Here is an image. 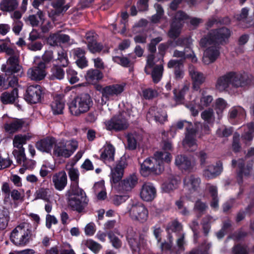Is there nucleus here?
Instances as JSON below:
<instances>
[{
	"label": "nucleus",
	"instance_id": "nucleus-1",
	"mask_svg": "<svg viewBox=\"0 0 254 254\" xmlns=\"http://www.w3.org/2000/svg\"><path fill=\"white\" fill-rule=\"evenodd\" d=\"M171 158V154L166 151L156 152L153 157L147 158L141 165V175L147 177L151 174L161 173L164 169V162H170Z\"/></svg>",
	"mask_w": 254,
	"mask_h": 254
},
{
	"label": "nucleus",
	"instance_id": "nucleus-2",
	"mask_svg": "<svg viewBox=\"0 0 254 254\" xmlns=\"http://www.w3.org/2000/svg\"><path fill=\"white\" fill-rule=\"evenodd\" d=\"M30 224L26 222L17 225L11 232L10 240L16 246H25L35 237Z\"/></svg>",
	"mask_w": 254,
	"mask_h": 254
},
{
	"label": "nucleus",
	"instance_id": "nucleus-3",
	"mask_svg": "<svg viewBox=\"0 0 254 254\" xmlns=\"http://www.w3.org/2000/svg\"><path fill=\"white\" fill-rule=\"evenodd\" d=\"M93 105L92 100L88 94H84L74 98L69 104L70 113L79 116L88 112Z\"/></svg>",
	"mask_w": 254,
	"mask_h": 254
},
{
	"label": "nucleus",
	"instance_id": "nucleus-4",
	"mask_svg": "<svg viewBox=\"0 0 254 254\" xmlns=\"http://www.w3.org/2000/svg\"><path fill=\"white\" fill-rule=\"evenodd\" d=\"M78 146V142L75 140H61L55 142L53 155L58 158H68L73 154Z\"/></svg>",
	"mask_w": 254,
	"mask_h": 254
},
{
	"label": "nucleus",
	"instance_id": "nucleus-5",
	"mask_svg": "<svg viewBox=\"0 0 254 254\" xmlns=\"http://www.w3.org/2000/svg\"><path fill=\"white\" fill-rule=\"evenodd\" d=\"M68 198L69 205L73 209L80 212L86 204V195L84 191L79 187L70 189Z\"/></svg>",
	"mask_w": 254,
	"mask_h": 254
},
{
	"label": "nucleus",
	"instance_id": "nucleus-6",
	"mask_svg": "<svg viewBox=\"0 0 254 254\" xmlns=\"http://www.w3.org/2000/svg\"><path fill=\"white\" fill-rule=\"evenodd\" d=\"M130 116L129 111H123L117 116L105 122L107 129L121 131L127 129L128 127L127 120Z\"/></svg>",
	"mask_w": 254,
	"mask_h": 254
},
{
	"label": "nucleus",
	"instance_id": "nucleus-7",
	"mask_svg": "<svg viewBox=\"0 0 254 254\" xmlns=\"http://www.w3.org/2000/svg\"><path fill=\"white\" fill-rule=\"evenodd\" d=\"M127 213L130 219L141 223L145 222L148 218V212L144 204L140 202L129 203Z\"/></svg>",
	"mask_w": 254,
	"mask_h": 254
},
{
	"label": "nucleus",
	"instance_id": "nucleus-8",
	"mask_svg": "<svg viewBox=\"0 0 254 254\" xmlns=\"http://www.w3.org/2000/svg\"><path fill=\"white\" fill-rule=\"evenodd\" d=\"M7 55L10 57L7 59L6 64H3L1 69L6 75L17 73L21 69V66L19 64V52L16 50H8Z\"/></svg>",
	"mask_w": 254,
	"mask_h": 254
},
{
	"label": "nucleus",
	"instance_id": "nucleus-9",
	"mask_svg": "<svg viewBox=\"0 0 254 254\" xmlns=\"http://www.w3.org/2000/svg\"><path fill=\"white\" fill-rule=\"evenodd\" d=\"M200 45L203 47H207L204 52L203 62L205 64H209L218 58L219 52L215 46V42L205 37L201 39Z\"/></svg>",
	"mask_w": 254,
	"mask_h": 254
},
{
	"label": "nucleus",
	"instance_id": "nucleus-10",
	"mask_svg": "<svg viewBox=\"0 0 254 254\" xmlns=\"http://www.w3.org/2000/svg\"><path fill=\"white\" fill-rule=\"evenodd\" d=\"M154 56L150 55L148 56L147 60V64L145 67V71L146 73H149V69L152 68V77L154 82H158L161 79L163 70V66L161 64L159 65L154 66Z\"/></svg>",
	"mask_w": 254,
	"mask_h": 254
},
{
	"label": "nucleus",
	"instance_id": "nucleus-11",
	"mask_svg": "<svg viewBox=\"0 0 254 254\" xmlns=\"http://www.w3.org/2000/svg\"><path fill=\"white\" fill-rule=\"evenodd\" d=\"M29 124L28 121L26 119H13L4 124L5 131L13 134L24 127H26Z\"/></svg>",
	"mask_w": 254,
	"mask_h": 254
},
{
	"label": "nucleus",
	"instance_id": "nucleus-12",
	"mask_svg": "<svg viewBox=\"0 0 254 254\" xmlns=\"http://www.w3.org/2000/svg\"><path fill=\"white\" fill-rule=\"evenodd\" d=\"M188 70L192 81V88L195 90H198L200 85L205 82L206 76L191 64L189 65Z\"/></svg>",
	"mask_w": 254,
	"mask_h": 254
},
{
	"label": "nucleus",
	"instance_id": "nucleus-13",
	"mask_svg": "<svg viewBox=\"0 0 254 254\" xmlns=\"http://www.w3.org/2000/svg\"><path fill=\"white\" fill-rule=\"evenodd\" d=\"M124 84H113L105 87L103 93V97L101 99L102 104H106V102L104 101V99L106 100H112L114 97L117 96L121 94L124 90Z\"/></svg>",
	"mask_w": 254,
	"mask_h": 254
},
{
	"label": "nucleus",
	"instance_id": "nucleus-14",
	"mask_svg": "<svg viewBox=\"0 0 254 254\" xmlns=\"http://www.w3.org/2000/svg\"><path fill=\"white\" fill-rule=\"evenodd\" d=\"M42 94V88L40 85H30L27 89L25 99L29 103L35 104L40 101Z\"/></svg>",
	"mask_w": 254,
	"mask_h": 254
},
{
	"label": "nucleus",
	"instance_id": "nucleus-15",
	"mask_svg": "<svg viewBox=\"0 0 254 254\" xmlns=\"http://www.w3.org/2000/svg\"><path fill=\"white\" fill-rule=\"evenodd\" d=\"M45 64L40 62L37 66L29 68L27 71V75L32 80H40L46 75Z\"/></svg>",
	"mask_w": 254,
	"mask_h": 254
},
{
	"label": "nucleus",
	"instance_id": "nucleus-16",
	"mask_svg": "<svg viewBox=\"0 0 254 254\" xmlns=\"http://www.w3.org/2000/svg\"><path fill=\"white\" fill-rule=\"evenodd\" d=\"M156 195V190L151 183H147L143 185L140 192L141 198L146 201H151Z\"/></svg>",
	"mask_w": 254,
	"mask_h": 254
},
{
	"label": "nucleus",
	"instance_id": "nucleus-17",
	"mask_svg": "<svg viewBox=\"0 0 254 254\" xmlns=\"http://www.w3.org/2000/svg\"><path fill=\"white\" fill-rule=\"evenodd\" d=\"M52 182L56 190L62 191L67 185V178L65 171H61L54 174L52 177Z\"/></svg>",
	"mask_w": 254,
	"mask_h": 254
},
{
	"label": "nucleus",
	"instance_id": "nucleus-18",
	"mask_svg": "<svg viewBox=\"0 0 254 254\" xmlns=\"http://www.w3.org/2000/svg\"><path fill=\"white\" fill-rule=\"evenodd\" d=\"M200 179L194 175L187 176L184 179V188L191 192L197 191L200 188Z\"/></svg>",
	"mask_w": 254,
	"mask_h": 254
},
{
	"label": "nucleus",
	"instance_id": "nucleus-19",
	"mask_svg": "<svg viewBox=\"0 0 254 254\" xmlns=\"http://www.w3.org/2000/svg\"><path fill=\"white\" fill-rule=\"evenodd\" d=\"M115 148L110 143L104 145L100 155V159L106 164H108L114 160Z\"/></svg>",
	"mask_w": 254,
	"mask_h": 254
},
{
	"label": "nucleus",
	"instance_id": "nucleus-20",
	"mask_svg": "<svg viewBox=\"0 0 254 254\" xmlns=\"http://www.w3.org/2000/svg\"><path fill=\"white\" fill-rule=\"evenodd\" d=\"M231 35L230 30L225 27H223L218 30L211 32L207 38L214 42H222L225 39L228 38Z\"/></svg>",
	"mask_w": 254,
	"mask_h": 254
},
{
	"label": "nucleus",
	"instance_id": "nucleus-21",
	"mask_svg": "<svg viewBox=\"0 0 254 254\" xmlns=\"http://www.w3.org/2000/svg\"><path fill=\"white\" fill-rule=\"evenodd\" d=\"M126 166L124 162L120 161L114 169H111L110 181L112 184H116L121 180Z\"/></svg>",
	"mask_w": 254,
	"mask_h": 254
},
{
	"label": "nucleus",
	"instance_id": "nucleus-22",
	"mask_svg": "<svg viewBox=\"0 0 254 254\" xmlns=\"http://www.w3.org/2000/svg\"><path fill=\"white\" fill-rule=\"evenodd\" d=\"M230 84L234 87H244L249 83L247 76L245 75L237 74L236 73H229Z\"/></svg>",
	"mask_w": 254,
	"mask_h": 254
},
{
	"label": "nucleus",
	"instance_id": "nucleus-23",
	"mask_svg": "<svg viewBox=\"0 0 254 254\" xmlns=\"http://www.w3.org/2000/svg\"><path fill=\"white\" fill-rule=\"evenodd\" d=\"M195 133V131L194 130L187 129L185 138L183 141L184 147L191 151L195 150L197 148V144L194 137Z\"/></svg>",
	"mask_w": 254,
	"mask_h": 254
},
{
	"label": "nucleus",
	"instance_id": "nucleus-24",
	"mask_svg": "<svg viewBox=\"0 0 254 254\" xmlns=\"http://www.w3.org/2000/svg\"><path fill=\"white\" fill-rule=\"evenodd\" d=\"M232 165L233 167L238 170V174L240 177L248 176L252 170L250 164L245 167L244 160L241 159L238 160H233Z\"/></svg>",
	"mask_w": 254,
	"mask_h": 254
},
{
	"label": "nucleus",
	"instance_id": "nucleus-25",
	"mask_svg": "<svg viewBox=\"0 0 254 254\" xmlns=\"http://www.w3.org/2000/svg\"><path fill=\"white\" fill-rule=\"evenodd\" d=\"M55 139L52 137H47L36 143V146L38 150L49 153L51 151L55 144Z\"/></svg>",
	"mask_w": 254,
	"mask_h": 254
},
{
	"label": "nucleus",
	"instance_id": "nucleus-26",
	"mask_svg": "<svg viewBox=\"0 0 254 254\" xmlns=\"http://www.w3.org/2000/svg\"><path fill=\"white\" fill-rule=\"evenodd\" d=\"M137 182L136 176L130 175L120 183L119 190L122 191H130L136 185Z\"/></svg>",
	"mask_w": 254,
	"mask_h": 254
},
{
	"label": "nucleus",
	"instance_id": "nucleus-27",
	"mask_svg": "<svg viewBox=\"0 0 254 254\" xmlns=\"http://www.w3.org/2000/svg\"><path fill=\"white\" fill-rule=\"evenodd\" d=\"M85 77L88 83L95 84L103 78V74L97 69H90L87 71Z\"/></svg>",
	"mask_w": 254,
	"mask_h": 254
},
{
	"label": "nucleus",
	"instance_id": "nucleus-28",
	"mask_svg": "<svg viewBox=\"0 0 254 254\" xmlns=\"http://www.w3.org/2000/svg\"><path fill=\"white\" fill-rule=\"evenodd\" d=\"M127 239L133 251H137L139 249L140 242H138V236L132 228L127 230Z\"/></svg>",
	"mask_w": 254,
	"mask_h": 254
},
{
	"label": "nucleus",
	"instance_id": "nucleus-29",
	"mask_svg": "<svg viewBox=\"0 0 254 254\" xmlns=\"http://www.w3.org/2000/svg\"><path fill=\"white\" fill-rule=\"evenodd\" d=\"M51 109L54 114H61L64 108V100L62 96H56L52 103Z\"/></svg>",
	"mask_w": 254,
	"mask_h": 254
},
{
	"label": "nucleus",
	"instance_id": "nucleus-30",
	"mask_svg": "<svg viewBox=\"0 0 254 254\" xmlns=\"http://www.w3.org/2000/svg\"><path fill=\"white\" fill-rule=\"evenodd\" d=\"M222 168L221 165H209L207 168L204 170L203 176L206 179H211L214 178L219 175L222 172Z\"/></svg>",
	"mask_w": 254,
	"mask_h": 254
},
{
	"label": "nucleus",
	"instance_id": "nucleus-31",
	"mask_svg": "<svg viewBox=\"0 0 254 254\" xmlns=\"http://www.w3.org/2000/svg\"><path fill=\"white\" fill-rule=\"evenodd\" d=\"M149 116H153L156 122H159L161 123L164 122L167 120V117L165 111L162 109H156L154 107L149 110L147 115V118H149Z\"/></svg>",
	"mask_w": 254,
	"mask_h": 254
},
{
	"label": "nucleus",
	"instance_id": "nucleus-32",
	"mask_svg": "<svg viewBox=\"0 0 254 254\" xmlns=\"http://www.w3.org/2000/svg\"><path fill=\"white\" fill-rule=\"evenodd\" d=\"M228 107L227 102L223 98H219L215 101L214 108L217 115L218 120H220L224 111Z\"/></svg>",
	"mask_w": 254,
	"mask_h": 254
},
{
	"label": "nucleus",
	"instance_id": "nucleus-33",
	"mask_svg": "<svg viewBox=\"0 0 254 254\" xmlns=\"http://www.w3.org/2000/svg\"><path fill=\"white\" fill-rule=\"evenodd\" d=\"M173 57L180 58L183 59H185L186 58L190 59L191 62L194 63H195L197 61V59L194 55L193 52L189 47L186 48L185 51L175 50L173 53Z\"/></svg>",
	"mask_w": 254,
	"mask_h": 254
},
{
	"label": "nucleus",
	"instance_id": "nucleus-34",
	"mask_svg": "<svg viewBox=\"0 0 254 254\" xmlns=\"http://www.w3.org/2000/svg\"><path fill=\"white\" fill-rule=\"evenodd\" d=\"M66 170L70 180L72 182L70 189L78 187L79 172L78 169L72 166H71L70 168H67V166H66Z\"/></svg>",
	"mask_w": 254,
	"mask_h": 254
},
{
	"label": "nucleus",
	"instance_id": "nucleus-35",
	"mask_svg": "<svg viewBox=\"0 0 254 254\" xmlns=\"http://www.w3.org/2000/svg\"><path fill=\"white\" fill-rule=\"evenodd\" d=\"M18 98V90L14 89L10 92H5L0 96L1 101L4 104L12 103Z\"/></svg>",
	"mask_w": 254,
	"mask_h": 254
},
{
	"label": "nucleus",
	"instance_id": "nucleus-36",
	"mask_svg": "<svg viewBox=\"0 0 254 254\" xmlns=\"http://www.w3.org/2000/svg\"><path fill=\"white\" fill-rule=\"evenodd\" d=\"M182 18L181 17L175 18L171 24V28L169 32V35L171 38L177 37L180 34L182 27Z\"/></svg>",
	"mask_w": 254,
	"mask_h": 254
},
{
	"label": "nucleus",
	"instance_id": "nucleus-37",
	"mask_svg": "<svg viewBox=\"0 0 254 254\" xmlns=\"http://www.w3.org/2000/svg\"><path fill=\"white\" fill-rule=\"evenodd\" d=\"M35 199H41L46 201H49L52 195V192L48 188H42L38 190L35 192Z\"/></svg>",
	"mask_w": 254,
	"mask_h": 254
},
{
	"label": "nucleus",
	"instance_id": "nucleus-38",
	"mask_svg": "<svg viewBox=\"0 0 254 254\" xmlns=\"http://www.w3.org/2000/svg\"><path fill=\"white\" fill-rule=\"evenodd\" d=\"M18 5L17 0H3L0 3V8L4 11H10Z\"/></svg>",
	"mask_w": 254,
	"mask_h": 254
},
{
	"label": "nucleus",
	"instance_id": "nucleus-39",
	"mask_svg": "<svg viewBox=\"0 0 254 254\" xmlns=\"http://www.w3.org/2000/svg\"><path fill=\"white\" fill-rule=\"evenodd\" d=\"M229 77V73L219 77L216 85L217 89L220 91L226 89L230 84V78Z\"/></svg>",
	"mask_w": 254,
	"mask_h": 254
},
{
	"label": "nucleus",
	"instance_id": "nucleus-40",
	"mask_svg": "<svg viewBox=\"0 0 254 254\" xmlns=\"http://www.w3.org/2000/svg\"><path fill=\"white\" fill-rule=\"evenodd\" d=\"M175 163L181 169H188L191 165V163L187 157L183 155H178L175 159Z\"/></svg>",
	"mask_w": 254,
	"mask_h": 254
},
{
	"label": "nucleus",
	"instance_id": "nucleus-41",
	"mask_svg": "<svg viewBox=\"0 0 254 254\" xmlns=\"http://www.w3.org/2000/svg\"><path fill=\"white\" fill-rule=\"evenodd\" d=\"M82 244L87 247L95 254L98 253L102 248L100 244L92 239L84 240L82 241Z\"/></svg>",
	"mask_w": 254,
	"mask_h": 254
},
{
	"label": "nucleus",
	"instance_id": "nucleus-42",
	"mask_svg": "<svg viewBox=\"0 0 254 254\" xmlns=\"http://www.w3.org/2000/svg\"><path fill=\"white\" fill-rule=\"evenodd\" d=\"M254 132V124L251 123L248 124L245 127L244 133L242 136L243 139L245 143H247L248 141H251L253 137V132Z\"/></svg>",
	"mask_w": 254,
	"mask_h": 254
},
{
	"label": "nucleus",
	"instance_id": "nucleus-43",
	"mask_svg": "<svg viewBox=\"0 0 254 254\" xmlns=\"http://www.w3.org/2000/svg\"><path fill=\"white\" fill-rule=\"evenodd\" d=\"M9 220L8 212L5 209L0 208V230L6 228Z\"/></svg>",
	"mask_w": 254,
	"mask_h": 254
},
{
	"label": "nucleus",
	"instance_id": "nucleus-44",
	"mask_svg": "<svg viewBox=\"0 0 254 254\" xmlns=\"http://www.w3.org/2000/svg\"><path fill=\"white\" fill-rule=\"evenodd\" d=\"M30 139V137L27 135L18 134L14 137L13 139V144L14 147H23V144H25L26 141Z\"/></svg>",
	"mask_w": 254,
	"mask_h": 254
},
{
	"label": "nucleus",
	"instance_id": "nucleus-45",
	"mask_svg": "<svg viewBox=\"0 0 254 254\" xmlns=\"http://www.w3.org/2000/svg\"><path fill=\"white\" fill-rule=\"evenodd\" d=\"M190 88V84L188 83L184 85L183 88L180 91L179 94L177 95V90H174V99L178 103L181 102L184 99L185 95L189 91Z\"/></svg>",
	"mask_w": 254,
	"mask_h": 254
},
{
	"label": "nucleus",
	"instance_id": "nucleus-46",
	"mask_svg": "<svg viewBox=\"0 0 254 254\" xmlns=\"http://www.w3.org/2000/svg\"><path fill=\"white\" fill-rule=\"evenodd\" d=\"M58 55L57 61L59 65L64 67L67 66L69 62L66 53L62 50L58 52Z\"/></svg>",
	"mask_w": 254,
	"mask_h": 254
},
{
	"label": "nucleus",
	"instance_id": "nucleus-47",
	"mask_svg": "<svg viewBox=\"0 0 254 254\" xmlns=\"http://www.w3.org/2000/svg\"><path fill=\"white\" fill-rule=\"evenodd\" d=\"M201 118L207 123H213L215 120L214 113L212 109L209 108L201 114Z\"/></svg>",
	"mask_w": 254,
	"mask_h": 254
},
{
	"label": "nucleus",
	"instance_id": "nucleus-48",
	"mask_svg": "<svg viewBox=\"0 0 254 254\" xmlns=\"http://www.w3.org/2000/svg\"><path fill=\"white\" fill-rule=\"evenodd\" d=\"M55 166L48 161H45L42 165L40 170V175L42 177H45L48 175L50 170H54Z\"/></svg>",
	"mask_w": 254,
	"mask_h": 254
},
{
	"label": "nucleus",
	"instance_id": "nucleus-49",
	"mask_svg": "<svg viewBox=\"0 0 254 254\" xmlns=\"http://www.w3.org/2000/svg\"><path fill=\"white\" fill-rule=\"evenodd\" d=\"M209 191L212 197V202L211 203V206L213 208L216 209L218 207L217 188L215 186H210L209 187Z\"/></svg>",
	"mask_w": 254,
	"mask_h": 254
},
{
	"label": "nucleus",
	"instance_id": "nucleus-50",
	"mask_svg": "<svg viewBox=\"0 0 254 254\" xmlns=\"http://www.w3.org/2000/svg\"><path fill=\"white\" fill-rule=\"evenodd\" d=\"M18 150H14L13 152L14 155L19 163H21L26 159V155L23 147L17 148Z\"/></svg>",
	"mask_w": 254,
	"mask_h": 254
},
{
	"label": "nucleus",
	"instance_id": "nucleus-51",
	"mask_svg": "<svg viewBox=\"0 0 254 254\" xmlns=\"http://www.w3.org/2000/svg\"><path fill=\"white\" fill-rule=\"evenodd\" d=\"M137 137L136 134H128L127 135V147L130 150L136 148L137 146Z\"/></svg>",
	"mask_w": 254,
	"mask_h": 254
},
{
	"label": "nucleus",
	"instance_id": "nucleus-52",
	"mask_svg": "<svg viewBox=\"0 0 254 254\" xmlns=\"http://www.w3.org/2000/svg\"><path fill=\"white\" fill-rule=\"evenodd\" d=\"M112 59L114 62L125 67L129 66L131 63L127 58L123 56H113Z\"/></svg>",
	"mask_w": 254,
	"mask_h": 254
},
{
	"label": "nucleus",
	"instance_id": "nucleus-53",
	"mask_svg": "<svg viewBox=\"0 0 254 254\" xmlns=\"http://www.w3.org/2000/svg\"><path fill=\"white\" fill-rule=\"evenodd\" d=\"M89 50L92 53L100 52L103 49V46L96 41L89 42L88 44Z\"/></svg>",
	"mask_w": 254,
	"mask_h": 254
},
{
	"label": "nucleus",
	"instance_id": "nucleus-54",
	"mask_svg": "<svg viewBox=\"0 0 254 254\" xmlns=\"http://www.w3.org/2000/svg\"><path fill=\"white\" fill-rule=\"evenodd\" d=\"M64 75V71L61 68L56 66L52 69V76L53 78L61 80L63 79Z\"/></svg>",
	"mask_w": 254,
	"mask_h": 254
},
{
	"label": "nucleus",
	"instance_id": "nucleus-55",
	"mask_svg": "<svg viewBox=\"0 0 254 254\" xmlns=\"http://www.w3.org/2000/svg\"><path fill=\"white\" fill-rule=\"evenodd\" d=\"M67 76L70 83L74 84L79 80L77 72L72 69L69 68L67 71Z\"/></svg>",
	"mask_w": 254,
	"mask_h": 254
},
{
	"label": "nucleus",
	"instance_id": "nucleus-56",
	"mask_svg": "<svg viewBox=\"0 0 254 254\" xmlns=\"http://www.w3.org/2000/svg\"><path fill=\"white\" fill-rule=\"evenodd\" d=\"M108 237L114 247L119 248L121 246V241L113 233L110 232Z\"/></svg>",
	"mask_w": 254,
	"mask_h": 254
},
{
	"label": "nucleus",
	"instance_id": "nucleus-57",
	"mask_svg": "<svg viewBox=\"0 0 254 254\" xmlns=\"http://www.w3.org/2000/svg\"><path fill=\"white\" fill-rule=\"evenodd\" d=\"M213 98L210 95H203L200 99L199 106L201 107H205L208 106L212 101Z\"/></svg>",
	"mask_w": 254,
	"mask_h": 254
},
{
	"label": "nucleus",
	"instance_id": "nucleus-58",
	"mask_svg": "<svg viewBox=\"0 0 254 254\" xmlns=\"http://www.w3.org/2000/svg\"><path fill=\"white\" fill-rule=\"evenodd\" d=\"M85 234L87 236H91L96 232L95 225L93 222L87 224L84 228Z\"/></svg>",
	"mask_w": 254,
	"mask_h": 254
},
{
	"label": "nucleus",
	"instance_id": "nucleus-59",
	"mask_svg": "<svg viewBox=\"0 0 254 254\" xmlns=\"http://www.w3.org/2000/svg\"><path fill=\"white\" fill-rule=\"evenodd\" d=\"M48 42L51 46L57 45L60 43V33H57L50 35L48 38Z\"/></svg>",
	"mask_w": 254,
	"mask_h": 254
},
{
	"label": "nucleus",
	"instance_id": "nucleus-60",
	"mask_svg": "<svg viewBox=\"0 0 254 254\" xmlns=\"http://www.w3.org/2000/svg\"><path fill=\"white\" fill-rule=\"evenodd\" d=\"M24 196L23 191H19L16 190H13L11 192V197L14 200L22 201Z\"/></svg>",
	"mask_w": 254,
	"mask_h": 254
},
{
	"label": "nucleus",
	"instance_id": "nucleus-61",
	"mask_svg": "<svg viewBox=\"0 0 254 254\" xmlns=\"http://www.w3.org/2000/svg\"><path fill=\"white\" fill-rule=\"evenodd\" d=\"M128 198L127 195H116L114 196L113 201L114 205L119 206L122 203L125 202Z\"/></svg>",
	"mask_w": 254,
	"mask_h": 254
},
{
	"label": "nucleus",
	"instance_id": "nucleus-62",
	"mask_svg": "<svg viewBox=\"0 0 254 254\" xmlns=\"http://www.w3.org/2000/svg\"><path fill=\"white\" fill-rule=\"evenodd\" d=\"M177 181L174 180L171 182L164 184L163 186V189L166 192H169L170 190L176 189L177 187Z\"/></svg>",
	"mask_w": 254,
	"mask_h": 254
},
{
	"label": "nucleus",
	"instance_id": "nucleus-63",
	"mask_svg": "<svg viewBox=\"0 0 254 254\" xmlns=\"http://www.w3.org/2000/svg\"><path fill=\"white\" fill-rule=\"evenodd\" d=\"M46 226L50 229L52 224L55 225L58 223V220L54 215L47 214L46 217Z\"/></svg>",
	"mask_w": 254,
	"mask_h": 254
},
{
	"label": "nucleus",
	"instance_id": "nucleus-64",
	"mask_svg": "<svg viewBox=\"0 0 254 254\" xmlns=\"http://www.w3.org/2000/svg\"><path fill=\"white\" fill-rule=\"evenodd\" d=\"M217 133L221 137H227L231 134L232 130L231 128L222 127L217 130Z\"/></svg>",
	"mask_w": 254,
	"mask_h": 254
}]
</instances>
